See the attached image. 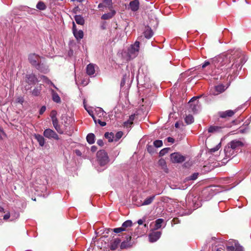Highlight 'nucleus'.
I'll list each match as a JSON object with an SVG mask.
<instances>
[{"instance_id":"f257e3e1","label":"nucleus","mask_w":251,"mask_h":251,"mask_svg":"<svg viewBox=\"0 0 251 251\" xmlns=\"http://www.w3.org/2000/svg\"><path fill=\"white\" fill-rule=\"evenodd\" d=\"M218 58H222L223 59L222 61L218 62V64L220 65L218 68L225 65L226 67L227 66V65L231 62V60L233 62L231 65L232 67L238 68L244 63L241 53L238 51L235 52L233 54L227 53L225 55H222Z\"/></svg>"},{"instance_id":"f03ea898","label":"nucleus","mask_w":251,"mask_h":251,"mask_svg":"<svg viewBox=\"0 0 251 251\" xmlns=\"http://www.w3.org/2000/svg\"><path fill=\"white\" fill-rule=\"evenodd\" d=\"M244 146V143L240 140H234L230 142L224 149L226 157L230 158L234 155L235 151L238 150Z\"/></svg>"},{"instance_id":"7ed1b4c3","label":"nucleus","mask_w":251,"mask_h":251,"mask_svg":"<svg viewBox=\"0 0 251 251\" xmlns=\"http://www.w3.org/2000/svg\"><path fill=\"white\" fill-rule=\"evenodd\" d=\"M97 160L100 166H104L109 161L107 153L104 150H100L97 152Z\"/></svg>"},{"instance_id":"20e7f679","label":"nucleus","mask_w":251,"mask_h":251,"mask_svg":"<svg viewBox=\"0 0 251 251\" xmlns=\"http://www.w3.org/2000/svg\"><path fill=\"white\" fill-rule=\"evenodd\" d=\"M140 42L136 41L134 44L131 45L128 50V56L130 59L136 57L139 52Z\"/></svg>"},{"instance_id":"39448f33","label":"nucleus","mask_w":251,"mask_h":251,"mask_svg":"<svg viewBox=\"0 0 251 251\" xmlns=\"http://www.w3.org/2000/svg\"><path fill=\"white\" fill-rule=\"evenodd\" d=\"M25 83L28 84V85L25 86V90H28L31 88L29 86L35 85L38 82V79L34 74H30L25 75Z\"/></svg>"},{"instance_id":"423d86ee","label":"nucleus","mask_w":251,"mask_h":251,"mask_svg":"<svg viewBox=\"0 0 251 251\" xmlns=\"http://www.w3.org/2000/svg\"><path fill=\"white\" fill-rule=\"evenodd\" d=\"M223 60L222 58H215L210 60L205 61L202 65V68H204L208 65H210L211 67L219 68L220 65L218 64V62H221Z\"/></svg>"},{"instance_id":"0eeeda50","label":"nucleus","mask_w":251,"mask_h":251,"mask_svg":"<svg viewBox=\"0 0 251 251\" xmlns=\"http://www.w3.org/2000/svg\"><path fill=\"white\" fill-rule=\"evenodd\" d=\"M28 60L30 63L35 66L37 69H39L40 56L35 53L30 54L28 56Z\"/></svg>"},{"instance_id":"6e6552de","label":"nucleus","mask_w":251,"mask_h":251,"mask_svg":"<svg viewBox=\"0 0 251 251\" xmlns=\"http://www.w3.org/2000/svg\"><path fill=\"white\" fill-rule=\"evenodd\" d=\"M171 160L174 163H180L185 160V157L179 152H174L171 154Z\"/></svg>"},{"instance_id":"1a4fd4ad","label":"nucleus","mask_w":251,"mask_h":251,"mask_svg":"<svg viewBox=\"0 0 251 251\" xmlns=\"http://www.w3.org/2000/svg\"><path fill=\"white\" fill-rule=\"evenodd\" d=\"M44 136L49 139H54L58 140L59 139L58 135L52 129L47 128L45 129L43 133Z\"/></svg>"},{"instance_id":"9d476101","label":"nucleus","mask_w":251,"mask_h":251,"mask_svg":"<svg viewBox=\"0 0 251 251\" xmlns=\"http://www.w3.org/2000/svg\"><path fill=\"white\" fill-rule=\"evenodd\" d=\"M199 101L197 100V98L196 97L192 98L189 101L188 104H189L192 111L193 112H196L198 111L200 105Z\"/></svg>"},{"instance_id":"9b49d317","label":"nucleus","mask_w":251,"mask_h":251,"mask_svg":"<svg viewBox=\"0 0 251 251\" xmlns=\"http://www.w3.org/2000/svg\"><path fill=\"white\" fill-rule=\"evenodd\" d=\"M237 110H228L225 111L219 112L218 114L221 118L231 117L236 112Z\"/></svg>"},{"instance_id":"f8f14e48","label":"nucleus","mask_w":251,"mask_h":251,"mask_svg":"<svg viewBox=\"0 0 251 251\" xmlns=\"http://www.w3.org/2000/svg\"><path fill=\"white\" fill-rule=\"evenodd\" d=\"M112 7V0H103L98 5V8L103 10L104 8H110Z\"/></svg>"},{"instance_id":"ddd939ff","label":"nucleus","mask_w":251,"mask_h":251,"mask_svg":"<svg viewBox=\"0 0 251 251\" xmlns=\"http://www.w3.org/2000/svg\"><path fill=\"white\" fill-rule=\"evenodd\" d=\"M97 66L93 63H90L86 67V73L89 76H94L95 73V68Z\"/></svg>"},{"instance_id":"4468645a","label":"nucleus","mask_w":251,"mask_h":251,"mask_svg":"<svg viewBox=\"0 0 251 251\" xmlns=\"http://www.w3.org/2000/svg\"><path fill=\"white\" fill-rule=\"evenodd\" d=\"M160 236L161 232L160 231L152 232L149 235V240L151 242H154L160 238Z\"/></svg>"},{"instance_id":"2eb2a0df","label":"nucleus","mask_w":251,"mask_h":251,"mask_svg":"<svg viewBox=\"0 0 251 251\" xmlns=\"http://www.w3.org/2000/svg\"><path fill=\"white\" fill-rule=\"evenodd\" d=\"M129 8L132 11H136L139 7V1L138 0H133L130 2L129 4Z\"/></svg>"},{"instance_id":"dca6fc26","label":"nucleus","mask_w":251,"mask_h":251,"mask_svg":"<svg viewBox=\"0 0 251 251\" xmlns=\"http://www.w3.org/2000/svg\"><path fill=\"white\" fill-rule=\"evenodd\" d=\"M121 241V239L119 238H116L111 241L110 242V249L112 250H116L120 243Z\"/></svg>"},{"instance_id":"f3484780","label":"nucleus","mask_w":251,"mask_h":251,"mask_svg":"<svg viewBox=\"0 0 251 251\" xmlns=\"http://www.w3.org/2000/svg\"><path fill=\"white\" fill-rule=\"evenodd\" d=\"M144 35L145 38L150 39L153 36V32L151 27L147 26L145 27Z\"/></svg>"},{"instance_id":"a211bd4d","label":"nucleus","mask_w":251,"mask_h":251,"mask_svg":"<svg viewBox=\"0 0 251 251\" xmlns=\"http://www.w3.org/2000/svg\"><path fill=\"white\" fill-rule=\"evenodd\" d=\"M225 90V86L223 85H218L215 86V91L213 94L214 95H218L220 93L224 92Z\"/></svg>"},{"instance_id":"6ab92c4d","label":"nucleus","mask_w":251,"mask_h":251,"mask_svg":"<svg viewBox=\"0 0 251 251\" xmlns=\"http://www.w3.org/2000/svg\"><path fill=\"white\" fill-rule=\"evenodd\" d=\"M222 127L219 126H210L208 129V131L209 133H217L221 131Z\"/></svg>"},{"instance_id":"aec40b11","label":"nucleus","mask_w":251,"mask_h":251,"mask_svg":"<svg viewBox=\"0 0 251 251\" xmlns=\"http://www.w3.org/2000/svg\"><path fill=\"white\" fill-rule=\"evenodd\" d=\"M51 94L52 96V99L53 101L56 103H60L61 99L58 94L54 91V90H51Z\"/></svg>"},{"instance_id":"412c9836","label":"nucleus","mask_w":251,"mask_h":251,"mask_svg":"<svg viewBox=\"0 0 251 251\" xmlns=\"http://www.w3.org/2000/svg\"><path fill=\"white\" fill-rule=\"evenodd\" d=\"M52 122L53 127L57 131V132L61 134H63L64 132L63 130L61 128L60 126L59 125L58 120L57 119L56 120H54L53 121H52Z\"/></svg>"},{"instance_id":"4be33fe9","label":"nucleus","mask_w":251,"mask_h":251,"mask_svg":"<svg viewBox=\"0 0 251 251\" xmlns=\"http://www.w3.org/2000/svg\"><path fill=\"white\" fill-rule=\"evenodd\" d=\"M105 115V112L100 107H97L95 110V115L99 118H101Z\"/></svg>"},{"instance_id":"5701e85b","label":"nucleus","mask_w":251,"mask_h":251,"mask_svg":"<svg viewBox=\"0 0 251 251\" xmlns=\"http://www.w3.org/2000/svg\"><path fill=\"white\" fill-rule=\"evenodd\" d=\"M35 138L37 140L40 146L43 147L45 145V138L40 134H35Z\"/></svg>"},{"instance_id":"b1692460","label":"nucleus","mask_w":251,"mask_h":251,"mask_svg":"<svg viewBox=\"0 0 251 251\" xmlns=\"http://www.w3.org/2000/svg\"><path fill=\"white\" fill-rule=\"evenodd\" d=\"M74 35L76 39L78 41L80 40L83 37V32L81 30H76L73 32Z\"/></svg>"},{"instance_id":"393cba45","label":"nucleus","mask_w":251,"mask_h":251,"mask_svg":"<svg viewBox=\"0 0 251 251\" xmlns=\"http://www.w3.org/2000/svg\"><path fill=\"white\" fill-rule=\"evenodd\" d=\"M132 226V222L131 220H126L124 222L122 225L123 229H125V231L128 230V228Z\"/></svg>"},{"instance_id":"a878e982","label":"nucleus","mask_w":251,"mask_h":251,"mask_svg":"<svg viewBox=\"0 0 251 251\" xmlns=\"http://www.w3.org/2000/svg\"><path fill=\"white\" fill-rule=\"evenodd\" d=\"M74 18H75V20L76 22V23L78 24V25H83L84 24V19L83 18V17L80 15H75V17H74Z\"/></svg>"},{"instance_id":"bb28decb","label":"nucleus","mask_w":251,"mask_h":251,"mask_svg":"<svg viewBox=\"0 0 251 251\" xmlns=\"http://www.w3.org/2000/svg\"><path fill=\"white\" fill-rule=\"evenodd\" d=\"M115 11L114 10H113L111 12L104 14L102 15L101 18L103 20L109 19L112 18L113 16H114V15L115 14Z\"/></svg>"},{"instance_id":"cd10ccee","label":"nucleus","mask_w":251,"mask_h":251,"mask_svg":"<svg viewBox=\"0 0 251 251\" xmlns=\"http://www.w3.org/2000/svg\"><path fill=\"white\" fill-rule=\"evenodd\" d=\"M134 118L135 114H132L130 115L129 117L128 120L124 122V126L126 127L130 126L133 124V121L134 120Z\"/></svg>"},{"instance_id":"c85d7f7f","label":"nucleus","mask_w":251,"mask_h":251,"mask_svg":"<svg viewBox=\"0 0 251 251\" xmlns=\"http://www.w3.org/2000/svg\"><path fill=\"white\" fill-rule=\"evenodd\" d=\"M36 8L39 10H45L47 8V6L45 3L42 1H39L36 6Z\"/></svg>"},{"instance_id":"c756f323","label":"nucleus","mask_w":251,"mask_h":251,"mask_svg":"<svg viewBox=\"0 0 251 251\" xmlns=\"http://www.w3.org/2000/svg\"><path fill=\"white\" fill-rule=\"evenodd\" d=\"M158 164L161 167V168L164 170L166 173L168 172V169L166 165V161L163 159H160L158 161Z\"/></svg>"},{"instance_id":"7c9ffc66","label":"nucleus","mask_w":251,"mask_h":251,"mask_svg":"<svg viewBox=\"0 0 251 251\" xmlns=\"http://www.w3.org/2000/svg\"><path fill=\"white\" fill-rule=\"evenodd\" d=\"M155 195L151 196L150 197L147 198L142 203V205H147L150 204L153 201V200L155 198Z\"/></svg>"},{"instance_id":"2f4dec72","label":"nucleus","mask_w":251,"mask_h":251,"mask_svg":"<svg viewBox=\"0 0 251 251\" xmlns=\"http://www.w3.org/2000/svg\"><path fill=\"white\" fill-rule=\"evenodd\" d=\"M105 138L108 140L109 142H112L114 141V134L113 132H106L104 134Z\"/></svg>"},{"instance_id":"473e14b6","label":"nucleus","mask_w":251,"mask_h":251,"mask_svg":"<svg viewBox=\"0 0 251 251\" xmlns=\"http://www.w3.org/2000/svg\"><path fill=\"white\" fill-rule=\"evenodd\" d=\"M95 136L93 133H89L86 139L88 143L92 144L95 142Z\"/></svg>"},{"instance_id":"72a5a7b5","label":"nucleus","mask_w":251,"mask_h":251,"mask_svg":"<svg viewBox=\"0 0 251 251\" xmlns=\"http://www.w3.org/2000/svg\"><path fill=\"white\" fill-rule=\"evenodd\" d=\"M164 220L162 219H158L155 221L154 225V229H158L161 227L162 224L163 223Z\"/></svg>"},{"instance_id":"f704fd0d","label":"nucleus","mask_w":251,"mask_h":251,"mask_svg":"<svg viewBox=\"0 0 251 251\" xmlns=\"http://www.w3.org/2000/svg\"><path fill=\"white\" fill-rule=\"evenodd\" d=\"M185 122L188 125L191 124L194 122V117L191 115H188L185 118Z\"/></svg>"},{"instance_id":"c9c22d12","label":"nucleus","mask_w":251,"mask_h":251,"mask_svg":"<svg viewBox=\"0 0 251 251\" xmlns=\"http://www.w3.org/2000/svg\"><path fill=\"white\" fill-rule=\"evenodd\" d=\"M131 246L130 242H128V241H124L121 244L120 248L121 249H126Z\"/></svg>"},{"instance_id":"e433bc0d","label":"nucleus","mask_w":251,"mask_h":251,"mask_svg":"<svg viewBox=\"0 0 251 251\" xmlns=\"http://www.w3.org/2000/svg\"><path fill=\"white\" fill-rule=\"evenodd\" d=\"M41 78L45 81L46 83H48V84L51 85L52 86H53V87L57 89L54 84L47 76L45 75H42L41 76Z\"/></svg>"},{"instance_id":"4c0bfd02","label":"nucleus","mask_w":251,"mask_h":251,"mask_svg":"<svg viewBox=\"0 0 251 251\" xmlns=\"http://www.w3.org/2000/svg\"><path fill=\"white\" fill-rule=\"evenodd\" d=\"M41 78L45 81L46 83H48V84L51 85L52 86H53V87L57 89L54 84L47 76L45 75H42L41 76Z\"/></svg>"},{"instance_id":"58836bf2","label":"nucleus","mask_w":251,"mask_h":251,"mask_svg":"<svg viewBox=\"0 0 251 251\" xmlns=\"http://www.w3.org/2000/svg\"><path fill=\"white\" fill-rule=\"evenodd\" d=\"M123 135V132L122 131L117 132L115 135H114V141H118Z\"/></svg>"},{"instance_id":"ea45409f","label":"nucleus","mask_w":251,"mask_h":251,"mask_svg":"<svg viewBox=\"0 0 251 251\" xmlns=\"http://www.w3.org/2000/svg\"><path fill=\"white\" fill-rule=\"evenodd\" d=\"M41 90V88H40L39 89L37 88H35L31 92L32 95L34 96H38L40 94Z\"/></svg>"},{"instance_id":"a19ab883","label":"nucleus","mask_w":251,"mask_h":251,"mask_svg":"<svg viewBox=\"0 0 251 251\" xmlns=\"http://www.w3.org/2000/svg\"><path fill=\"white\" fill-rule=\"evenodd\" d=\"M57 112L55 110H52L50 114V116L51 119V121L56 120L57 119L56 117Z\"/></svg>"},{"instance_id":"79ce46f5","label":"nucleus","mask_w":251,"mask_h":251,"mask_svg":"<svg viewBox=\"0 0 251 251\" xmlns=\"http://www.w3.org/2000/svg\"><path fill=\"white\" fill-rule=\"evenodd\" d=\"M153 145L156 148H159L163 145V142L161 140H157L153 142Z\"/></svg>"},{"instance_id":"37998d69","label":"nucleus","mask_w":251,"mask_h":251,"mask_svg":"<svg viewBox=\"0 0 251 251\" xmlns=\"http://www.w3.org/2000/svg\"><path fill=\"white\" fill-rule=\"evenodd\" d=\"M95 123L96 124H97V123L99 124L101 126H104L106 125V124L105 122L101 121V120L100 119H97L96 117V122H95Z\"/></svg>"},{"instance_id":"c03bdc74","label":"nucleus","mask_w":251,"mask_h":251,"mask_svg":"<svg viewBox=\"0 0 251 251\" xmlns=\"http://www.w3.org/2000/svg\"><path fill=\"white\" fill-rule=\"evenodd\" d=\"M147 149L148 151L150 153H152L154 152V147L150 145H148L147 146Z\"/></svg>"},{"instance_id":"a18cd8bd","label":"nucleus","mask_w":251,"mask_h":251,"mask_svg":"<svg viewBox=\"0 0 251 251\" xmlns=\"http://www.w3.org/2000/svg\"><path fill=\"white\" fill-rule=\"evenodd\" d=\"M169 150V148H164L161 150L159 152V154L160 156H163L166 153H167Z\"/></svg>"},{"instance_id":"49530a36","label":"nucleus","mask_w":251,"mask_h":251,"mask_svg":"<svg viewBox=\"0 0 251 251\" xmlns=\"http://www.w3.org/2000/svg\"><path fill=\"white\" fill-rule=\"evenodd\" d=\"M85 109L87 111L89 114L92 117L94 122H96V116L95 114H94L93 111L92 110H88L85 108Z\"/></svg>"},{"instance_id":"de8ad7c7","label":"nucleus","mask_w":251,"mask_h":251,"mask_svg":"<svg viewBox=\"0 0 251 251\" xmlns=\"http://www.w3.org/2000/svg\"><path fill=\"white\" fill-rule=\"evenodd\" d=\"M199 174L195 173L189 177V180H195L198 178Z\"/></svg>"},{"instance_id":"09e8293b","label":"nucleus","mask_w":251,"mask_h":251,"mask_svg":"<svg viewBox=\"0 0 251 251\" xmlns=\"http://www.w3.org/2000/svg\"><path fill=\"white\" fill-rule=\"evenodd\" d=\"M113 231L116 233H119L122 231H125V229H123V228L121 226L120 227L115 228L113 229Z\"/></svg>"},{"instance_id":"8fccbe9b","label":"nucleus","mask_w":251,"mask_h":251,"mask_svg":"<svg viewBox=\"0 0 251 251\" xmlns=\"http://www.w3.org/2000/svg\"><path fill=\"white\" fill-rule=\"evenodd\" d=\"M17 102L20 103L21 104H23L24 101V99L22 97H19L16 99Z\"/></svg>"},{"instance_id":"3c124183","label":"nucleus","mask_w":251,"mask_h":251,"mask_svg":"<svg viewBox=\"0 0 251 251\" xmlns=\"http://www.w3.org/2000/svg\"><path fill=\"white\" fill-rule=\"evenodd\" d=\"M46 107L45 106H42L40 109L39 114L40 115L43 114L44 113V112L46 111Z\"/></svg>"},{"instance_id":"603ef678","label":"nucleus","mask_w":251,"mask_h":251,"mask_svg":"<svg viewBox=\"0 0 251 251\" xmlns=\"http://www.w3.org/2000/svg\"><path fill=\"white\" fill-rule=\"evenodd\" d=\"M10 213L8 212L6 214H5L4 215L3 219L4 220H7L10 218Z\"/></svg>"},{"instance_id":"864d4df0","label":"nucleus","mask_w":251,"mask_h":251,"mask_svg":"<svg viewBox=\"0 0 251 251\" xmlns=\"http://www.w3.org/2000/svg\"><path fill=\"white\" fill-rule=\"evenodd\" d=\"M167 140L168 142H170L171 143H174L175 142V139L171 137H168L167 138Z\"/></svg>"},{"instance_id":"5fc2aeb1","label":"nucleus","mask_w":251,"mask_h":251,"mask_svg":"<svg viewBox=\"0 0 251 251\" xmlns=\"http://www.w3.org/2000/svg\"><path fill=\"white\" fill-rule=\"evenodd\" d=\"M226 249L227 251H234L235 248L233 246H227L226 247Z\"/></svg>"},{"instance_id":"6e6d98bb","label":"nucleus","mask_w":251,"mask_h":251,"mask_svg":"<svg viewBox=\"0 0 251 251\" xmlns=\"http://www.w3.org/2000/svg\"><path fill=\"white\" fill-rule=\"evenodd\" d=\"M234 251H243V248L242 246H237Z\"/></svg>"},{"instance_id":"4d7b16f0","label":"nucleus","mask_w":251,"mask_h":251,"mask_svg":"<svg viewBox=\"0 0 251 251\" xmlns=\"http://www.w3.org/2000/svg\"><path fill=\"white\" fill-rule=\"evenodd\" d=\"M97 144H98V145H99L100 146H102L104 144L102 140H101V139L98 140L97 141Z\"/></svg>"},{"instance_id":"13d9d810","label":"nucleus","mask_w":251,"mask_h":251,"mask_svg":"<svg viewBox=\"0 0 251 251\" xmlns=\"http://www.w3.org/2000/svg\"><path fill=\"white\" fill-rule=\"evenodd\" d=\"M97 148L95 146H93L91 148V151L92 152H95L97 151Z\"/></svg>"},{"instance_id":"bf43d9fd","label":"nucleus","mask_w":251,"mask_h":251,"mask_svg":"<svg viewBox=\"0 0 251 251\" xmlns=\"http://www.w3.org/2000/svg\"><path fill=\"white\" fill-rule=\"evenodd\" d=\"M131 239V237L130 235H127L126 237V240H125L126 241H128V242H130V240Z\"/></svg>"},{"instance_id":"052dcab7","label":"nucleus","mask_w":251,"mask_h":251,"mask_svg":"<svg viewBox=\"0 0 251 251\" xmlns=\"http://www.w3.org/2000/svg\"><path fill=\"white\" fill-rule=\"evenodd\" d=\"M77 30L76 28V25L74 22H73V32H74V31Z\"/></svg>"},{"instance_id":"680f3d73","label":"nucleus","mask_w":251,"mask_h":251,"mask_svg":"<svg viewBox=\"0 0 251 251\" xmlns=\"http://www.w3.org/2000/svg\"><path fill=\"white\" fill-rule=\"evenodd\" d=\"M145 220H142V219H139L138 221H137V223L139 225H142L143 224L144 221Z\"/></svg>"},{"instance_id":"e2e57ef3","label":"nucleus","mask_w":251,"mask_h":251,"mask_svg":"<svg viewBox=\"0 0 251 251\" xmlns=\"http://www.w3.org/2000/svg\"><path fill=\"white\" fill-rule=\"evenodd\" d=\"M4 133L3 132V131L2 130V129H1L0 128V139L2 137V135H4Z\"/></svg>"},{"instance_id":"0e129e2a","label":"nucleus","mask_w":251,"mask_h":251,"mask_svg":"<svg viewBox=\"0 0 251 251\" xmlns=\"http://www.w3.org/2000/svg\"><path fill=\"white\" fill-rule=\"evenodd\" d=\"M218 149H219V148H218V146H217L216 148L212 149L211 150V151L215 152L216 151H218Z\"/></svg>"},{"instance_id":"69168bd1","label":"nucleus","mask_w":251,"mask_h":251,"mask_svg":"<svg viewBox=\"0 0 251 251\" xmlns=\"http://www.w3.org/2000/svg\"><path fill=\"white\" fill-rule=\"evenodd\" d=\"M125 78L124 77L121 81V85L124 86L125 85Z\"/></svg>"},{"instance_id":"338daca9","label":"nucleus","mask_w":251,"mask_h":251,"mask_svg":"<svg viewBox=\"0 0 251 251\" xmlns=\"http://www.w3.org/2000/svg\"><path fill=\"white\" fill-rule=\"evenodd\" d=\"M0 212H4V208L0 206Z\"/></svg>"},{"instance_id":"774afa93","label":"nucleus","mask_w":251,"mask_h":251,"mask_svg":"<svg viewBox=\"0 0 251 251\" xmlns=\"http://www.w3.org/2000/svg\"><path fill=\"white\" fill-rule=\"evenodd\" d=\"M175 127L176 128H178L179 127V123L178 122H176V124H175Z\"/></svg>"}]
</instances>
